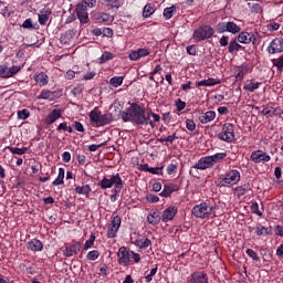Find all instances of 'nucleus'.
Returning <instances> with one entry per match:
<instances>
[{"label":"nucleus","mask_w":283,"mask_h":283,"mask_svg":"<svg viewBox=\"0 0 283 283\" xmlns=\"http://www.w3.org/2000/svg\"><path fill=\"white\" fill-rule=\"evenodd\" d=\"M220 140H224L226 143H233L235 140V133L232 124H224L222 127V132L218 135Z\"/></svg>","instance_id":"5"},{"label":"nucleus","mask_w":283,"mask_h":283,"mask_svg":"<svg viewBox=\"0 0 283 283\" xmlns=\"http://www.w3.org/2000/svg\"><path fill=\"white\" fill-rule=\"evenodd\" d=\"M101 253L97 250L90 251L86 255V260L94 262V260H98Z\"/></svg>","instance_id":"40"},{"label":"nucleus","mask_w":283,"mask_h":283,"mask_svg":"<svg viewBox=\"0 0 283 283\" xmlns=\"http://www.w3.org/2000/svg\"><path fill=\"white\" fill-rule=\"evenodd\" d=\"M191 213L192 216H195V218H200L201 220H205V218L213 216V206L207 202H201L192 208Z\"/></svg>","instance_id":"3"},{"label":"nucleus","mask_w":283,"mask_h":283,"mask_svg":"<svg viewBox=\"0 0 283 283\" xmlns=\"http://www.w3.org/2000/svg\"><path fill=\"white\" fill-rule=\"evenodd\" d=\"M81 251V243H74L70 247H66L64 250L65 258H72V255H76Z\"/></svg>","instance_id":"18"},{"label":"nucleus","mask_w":283,"mask_h":283,"mask_svg":"<svg viewBox=\"0 0 283 283\" xmlns=\"http://www.w3.org/2000/svg\"><path fill=\"white\" fill-rule=\"evenodd\" d=\"M178 213V208L176 207H169L167 208L161 216L163 222H169V220H174L176 218V214Z\"/></svg>","instance_id":"14"},{"label":"nucleus","mask_w":283,"mask_h":283,"mask_svg":"<svg viewBox=\"0 0 283 283\" xmlns=\"http://www.w3.org/2000/svg\"><path fill=\"white\" fill-rule=\"evenodd\" d=\"M118 229H120V217L115 216L108 224L107 238H116Z\"/></svg>","instance_id":"8"},{"label":"nucleus","mask_w":283,"mask_h":283,"mask_svg":"<svg viewBox=\"0 0 283 283\" xmlns=\"http://www.w3.org/2000/svg\"><path fill=\"white\" fill-rule=\"evenodd\" d=\"M238 182H240V171L238 170H230L222 179L223 187H227L228 185H238Z\"/></svg>","instance_id":"6"},{"label":"nucleus","mask_w":283,"mask_h":283,"mask_svg":"<svg viewBox=\"0 0 283 283\" xmlns=\"http://www.w3.org/2000/svg\"><path fill=\"white\" fill-rule=\"evenodd\" d=\"M143 56H149V50L138 49L137 51H133L129 54L130 61H138V59H143Z\"/></svg>","instance_id":"17"},{"label":"nucleus","mask_w":283,"mask_h":283,"mask_svg":"<svg viewBox=\"0 0 283 283\" xmlns=\"http://www.w3.org/2000/svg\"><path fill=\"white\" fill-rule=\"evenodd\" d=\"M132 243L139 249H147V247H151V240L145 238L144 235H136L130 238Z\"/></svg>","instance_id":"9"},{"label":"nucleus","mask_w":283,"mask_h":283,"mask_svg":"<svg viewBox=\"0 0 283 283\" xmlns=\"http://www.w3.org/2000/svg\"><path fill=\"white\" fill-rule=\"evenodd\" d=\"M104 6H106V8H111V9H116L118 10V8H120V0H103Z\"/></svg>","instance_id":"35"},{"label":"nucleus","mask_w":283,"mask_h":283,"mask_svg":"<svg viewBox=\"0 0 283 283\" xmlns=\"http://www.w3.org/2000/svg\"><path fill=\"white\" fill-rule=\"evenodd\" d=\"M98 187L101 189H112V187H115L114 193H120L123 191V178H120L119 174L108 175L98 182Z\"/></svg>","instance_id":"2"},{"label":"nucleus","mask_w":283,"mask_h":283,"mask_svg":"<svg viewBox=\"0 0 283 283\" xmlns=\"http://www.w3.org/2000/svg\"><path fill=\"white\" fill-rule=\"evenodd\" d=\"M251 191V184L245 182L242 186H238L234 188V193L238 196V198H241V196H244L247 192Z\"/></svg>","instance_id":"23"},{"label":"nucleus","mask_w":283,"mask_h":283,"mask_svg":"<svg viewBox=\"0 0 283 283\" xmlns=\"http://www.w3.org/2000/svg\"><path fill=\"white\" fill-rule=\"evenodd\" d=\"M210 160L212 163V166L216 165V163H220V160H224L227 158V153H217L212 156H209Z\"/></svg>","instance_id":"31"},{"label":"nucleus","mask_w":283,"mask_h":283,"mask_svg":"<svg viewBox=\"0 0 283 283\" xmlns=\"http://www.w3.org/2000/svg\"><path fill=\"white\" fill-rule=\"evenodd\" d=\"M53 93L50 91H42L40 94V98H44V101H52Z\"/></svg>","instance_id":"53"},{"label":"nucleus","mask_w":283,"mask_h":283,"mask_svg":"<svg viewBox=\"0 0 283 283\" xmlns=\"http://www.w3.org/2000/svg\"><path fill=\"white\" fill-rule=\"evenodd\" d=\"M123 80H124V77L123 76H118V77H112L111 78V85L113 86V87H119V85H123Z\"/></svg>","instance_id":"41"},{"label":"nucleus","mask_w":283,"mask_h":283,"mask_svg":"<svg viewBox=\"0 0 283 283\" xmlns=\"http://www.w3.org/2000/svg\"><path fill=\"white\" fill-rule=\"evenodd\" d=\"M213 118H216V112H213V111H208L206 113H201L199 116V120H200V123H202V125H207V123H211V120H213Z\"/></svg>","instance_id":"21"},{"label":"nucleus","mask_w":283,"mask_h":283,"mask_svg":"<svg viewBox=\"0 0 283 283\" xmlns=\"http://www.w3.org/2000/svg\"><path fill=\"white\" fill-rule=\"evenodd\" d=\"M251 12H254L256 14L262 12V6H260V3H253L251 6Z\"/></svg>","instance_id":"61"},{"label":"nucleus","mask_w":283,"mask_h":283,"mask_svg":"<svg viewBox=\"0 0 283 283\" xmlns=\"http://www.w3.org/2000/svg\"><path fill=\"white\" fill-rule=\"evenodd\" d=\"M82 6H86V8H95L96 0H83Z\"/></svg>","instance_id":"62"},{"label":"nucleus","mask_w":283,"mask_h":283,"mask_svg":"<svg viewBox=\"0 0 283 283\" xmlns=\"http://www.w3.org/2000/svg\"><path fill=\"white\" fill-rule=\"evenodd\" d=\"M95 240H96V235L91 234L90 239L84 244V251H87V249H92Z\"/></svg>","instance_id":"48"},{"label":"nucleus","mask_w":283,"mask_h":283,"mask_svg":"<svg viewBox=\"0 0 283 283\" xmlns=\"http://www.w3.org/2000/svg\"><path fill=\"white\" fill-rule=\"evenodd\" d=\"M122 120L124 123H133L143 127V125H150V127H156L154 120L150 119L149 113L145 112V108L138 105V103H132L130 107L126 111L119 113Z\"/></svg>","instance_id":"1"},{"label":"nucleus","mask_w":283,"mask_h":283,"mask_svg":"<svg viewBox=\"0 0 283 283\" xmlns=\"http://www.w3.org/2000/svg\"><path fill=\"white\" fill-rule=\"evenodd\" d=\"M269 54H277L280 52H283V38L282 39H274L269 48H268Z\"/></svg>","instance_id":"12"},{"label":"nucleus","mask_w":283,"mask_h":283,"mask_svg":"<svg viewBox=\"0 0 283 283\" xmlns=\"http://www.w3.org/2000/svg\"><path fill=\"white\" fill-rule=\"evenodd\" d=\"M174 12H176V7L172 6V7L166 8L164 10V17L166 19H171V17H174Z\"/></svg>","instance_id":"45"},{"label":"nucleus","mask_w":283,"mask_h":283,"mask_svg":"<svg viewBox=\"0 0 283 283\" xmlns=\"http://www.w3.org/2000/svg\"><path fill=\"white\" fill-rule=\"evenodd\" d=\"M190 283H209V281L203 272H195L191 275Z\"/></svg>","instance_id":"20"},{"label":"nucleus","mask_w":283,"mask_h":283,"mask_svg":"<svg viewBox=\"0 0 283 283\" xmlns=\"http://www.w3.org/2000/svg\"><path fill=\"white\" fill-rule=\"evenodd\" d=\"M271 109H273V111H272V114L270 115L271 117H273V116H280V117H282V114H283L282 108H280V107H276V108L271 107Z\"/></svg>","instance_id":"60"},{"label":"nucleus","mask_w":283,"mask_h":283,"mask_svg":"<svg viewBox=\"0 0 283 283\" xmlns=\"http://www.w3.org/2000/svg\"><path fill=\"white\" fill-rule=\"evenodd\" d=\"M250 159L252 163H269V160H271V156L263 150H255L251 154Z\"/></svg>","instance_id":"11"},{"label":"nucleus","mask_w":283,"mask_h":283,"mask_svg":"<svg viewBox=\"0 0 283 283\" xmlns=\"http://www.w3.org/2000/svg\"><path fill=\"white\" fill-rule=\"evenodd\" d=\"M117 258H118V264H123L124 266H128V264L132 262V252L127 250V248L122 247L119 248L117 252Z\"/></svg>","instance_id":"7"},{"label":"nucleus","mask_w":283,"mask_h":283,"mask_svg":"<svg viewBox=\"0 0 283 283\" xmlns=\"http://www.w3.org/2000/svg\"><path fill=\"white\" fill-rule=\"evenodd\" d=\"M187 53L190 54V56H196V45H188L187 46Z\"/></svg>","instance_id":"64"},{"label":"nucleus","mask_w":283,"mask_h":283,"mask_svg":"<svg viewBox=\"0 0 283 283\" xmlns=\"http://www.w3.org/2000/svg\"><path fill=\"white\" fill-rule=\"evenodd\" d=\"M105 145H107V142H103L99 145L92 144L88 146V151H96L97 149H101V147H105Z\"/></svg>","instance_id":"55"},{"label":"nucleus","mask_w":283,"mask_h":283,"mask_svg":"<svg viewBox=\"0 0 283 283\" xmlns=\"http://www.w3.org/2000/svg\"><path fill=\"white\" fill-rule=\"evenodd\" d=\"M62 112L59 108H54L46 117H45V124L52 125L53 123H56L59 118H61Z\"/></svg>","instance_id":"15"},{"label":"nucleus","mask_w":283,"mask_h":283,"mask_svg":"<svg viewBox=\"0 0 283 283\" xmlns=\"http://www.w3.org/2000/svg\"><path fill=\"white\" fill-rule=\"evenodd\" d=\"M88 116H90L91 123H95V125H97V127H98L99 123H101V114L98 112H96V109H94L90 113Z\"/></svg>","instance_id":"32"},{"label":"nucleus","mask_w":283,"mask_h":283,"mask_svg":"<svg viewBox=\"0 0 283 283\" xmlns=\"http://www.w3.org/2000/svg\"><path fill=\"white\" fill-rule=\"evenodd\" d=\"M220 83H222V81H220L219 78H213L210 77L208 80H202L199 82H196V86L197 87H212L213 85H220Z\"/></svg>","instance_id":"16"},{"label":"nucleus","mask_w":283,"mask_h":283,"mask_svg":"<svg viewBox=\"0 0 283 283\" xmlns=\"http://www.w3.org/2000/svg\"><path fill=\"white\" fill-rule=\"evenodd\" d=\"M251 211H252V213H255V216H259L260 218H262V216H264L262 213V211H260V206L258 205V202H252Z\"/></svg>","instance_id":"46"},{"label":"nucleus","mask_w":283,"mask_h":283,"mask_svg":"<svg viewBox=\"0 0 283 283\" xmlns=\"http://www.w3.org/2000/svg\"><path fill=\"white\" fill-rule=\"evenodd\" d=\"M239 43H251V34L249 32H241L238 36Z\"/></svg>","instance_id":"37"},{"label":"nucleus","mask_w":283,"mask_h":283,"mask_svg":"<svg viewBox=\"0 0 283 283\" xmlns=\"http://www.w3.org/2000/svg\"><path fill=\"white\" fill-rule=\"evenodd\" d=\"M22 28H24L25 30H34V25L32 24V19H27L22 23Z\"/></svg>","instance_id":"58"},{"label":"nucleus","mask_w":283,"mask_h":283,"mask_svg":"<svg viewBox=\"0 0 283 283\" xmlns=\"http://www.w3.org/2000/svg\"><path fill=\"white\" fill-rule=\"evenodd\" d=\"M273 65L276 67L279 72H282L283 70V55L280 56L279 59L273 60Z\"/></svg>","instance_id":"44"},{"label":"nucleus","mask_w":283,"mask_h":283,"mask_svg":"<svg viewBox=\"0 0 283 283\" xmlns=\"http://www.w3.org/2000/svg\"><path fill=\"white\" fill-rule=\"evenodd\" d=\"M213 36V29L211 25L203 24L193 31L192 39L200 43V41H207V39H211Z\"/></svg>","instance_id":"4"},{"label":"nucleus","mask_w":283,"mask_h":283,"mask_svg":"<svg viewBox=\"0 0 283 283\" xmlns=\"http://www.w3.org/2000/svg\"><path fill=\"white\" fill-rule=\"evenodd\" d=\"M76 15L81 23H90V14L87 13V6L77 4L76 7Z\"/></svg>","instance_id":"10"},{"label":"nucleus","mask_w":283,"mask_h":283,"mask_svg":"<svg viewBox=\"0 0 283 283\" xmlns=\"http://www.w3.org/2000/svg\"><path fill=\"white\" fill-rule=\"evenodd\" d=\"M35 82L40 84L41 87H43V85H48V74L41 72L35 76Z\"/></svg>","instance_id":"30"},{"label":"nucleus","mask_w":283,"mask_h":283,"mask_svg":"<svg viewBox=\"0 0 283 283\" xmlns=\"http://www.w3.org/2000/svg\"><path fill=\"white\" fill-rule=\"evenodd\" d=\"M30 117V112L28 109H22L18 112V118L25 120Z\"/></svg>","instance_id":"51"},{"label":"nucleus","mask_w":283,"mask_h":283,"mask_svg":"<svg viewBox=\"0 0 283 283\" xmlns=\"http://www.w3.org/2000/svg\"><path fill=\"white\" fill-rule=\"evenodd\" d=\"M28 244L30 251H43V242H41V240L32 239Z\"/></svg>","instance_id":"24"},{"label":"nucleus","mask_w":283,"mask_h":283,"mask_svg":"<svg viewBox=\"0 0 283 283\" xmlns=\"http://www.w3.org/2000/svg\"><path fill=\"white\" fill-rule=\"evenodd\" d=\"M154 12H156V9H154V6L151 3H148L144 7L143 17L145 19H148V17L154 14Z\"/></svg>","instance_id":"34"},{"label":"nucleus","mask_w":283,"mask_h":283,"mask_svg":"<svg viewBox=\"0 0 283 283\" xmlns=\"http://www.w3.org/2000/svg\"><path fill=\"white\" fill-rule=\"evenodd\" d=\"M114 120V116L111 113H106L103 115H99V126L103 127V125H109Z\"/></svg>","instance_id":"25"},{"label":"nucleus","mask_w":283,"mask_h":283,"mask_svg":"<svg viewBox=\"0 0 283 283\" xmlns=\"http://www.w3.org/2000/svg\"><path fill=\"white\" fill-rule=\"evenodd\" d=\"M50 14H52V10L50 9H42L39 13V23L40 25H45L50 19Z\"/></svg>","instance_id":"22"},{"label":"nucleus","mask_w":283,"mask_h":283,"mask_svg":"<svg viewBox=\"0 0 283 283\" xmlns=\"http://www.w3.org/2000/svg\"><path fill=\"white\" fill-rule=\"evenodd\" d=\"M161 218L160 214L158 212H153L150 214H148L147 217V221L149 222V224H158L160 222Z\"/></svg>","instance_id":"28"},{"label":"nucleus","mask_w":283,"mask_h":283,"mask_svg":"<svg viewBox=\"0 0 283 283\" xmlns=\"http://www.w3.org/2000/svg\"><path fill=\"white\" fill-rule=\"evenodd\" d=\"M260 85H261L260 82H256V83L251 82L250 84L245 85L243 88L248 90V92H255V90H258Z\"/></svg>","instance_id":"47"},{"label":"nucleus","mask_w":283,"mask_h":283,"mask_svg":"<svg viewBox=\"0 0 283 283\" xmlns=\"http://www.w3.org/2000/svg\"><path fill=\"white\" fill-rule=\"evenodd\" d=\"M240 30V27L235 24V22H227V32H230L231 34H238Z\"/></svg>","instance_id":"33"},{"label":"nucleus","mask_w":283,"mask_h":283,"mask_svg":"<svg viewBox=\"0 0 283 283\" xmlns=\"http://www.w3.org/2000/svg\"><path fill=\"white\" fill-rule=\"evenodd\" d=\"M21 72V66H11L9 67V78L14 76V74H19Z\"/></svg>","instance_id":"57"},{"label":"nucleus","mask_w":283,"mask_h":283,"mask_svg":"<svg viewBox=\"0 0 283 283\" xmlns=\"http://www.w3.org/2000/svg\"><path fill=\"white\" fill-rule=\"evenodd\" d=\"M175 105L177 107V111L178 112H182V109H185V107H187V103H185L182 99L178 98L176 102H175Z\"/></svg>","instance_id":"54"},{"label":"nucleus","mask_w":283,"mask_h":283,"mask_svg":"<svg viewBox=\"0 0 283 283\" xmlns=\"http://www.w3.org/2000/svg\"><path fill=\"white\" fill-rule=\"evenodd\" d=\"M158 273V268H154L150 270V273L145 276L146 282H151L154 275Z\"/></svg>","instance_id":"59"},{"label":"nucleus","mask_w":283,"mask_h":283,"mask_svg":"<svg viewBox=\"0 0 283 283\" xmlns=\"http://www.w3.org/2000/svg\"><path fill=\"white\" fill-rule=\"evenodd\" d=\"M7 149H9V151H11V154H14L17 156H23V154H28V147H23V148H17V147H7Z\"/></svg>","instance_id":"36"},{"label":"nucleus","mask_w":283,"mask_h":283,"mask_svg":"<svg viewBox=\"0 0 283 283\" xmlns=\"http://www.w3.org/2000/svg\"><path fill=\"white\" fill-rule=\"evenodd\" d=\"M217 32L218 34H224L227 32V22H219L217 24Z\"/></svg>","instance_id":"50"},{"label":"nucleus","mask_w":283,"mask_h":283,"mask_svg":"<svg viewBox=\"0 0 283 283\" xmlns=\"http://www.w3.org/2000/svg\"><path fill=\"white\" fill-rule=\"evenodd\" d=\"M240 50H242V45H240L238 43V41L233 40L229 43V46H228V52L230 54H233L234 52H239Z\"/></svg>","instance_id":"29"},{"label":"nucleus","mask_w":283,"mask_h":283,"mask_svg":"<svg viewBox=\"0 0 283 283\" xmlns=\"http://www.w3.org/2000/svg\"><path fill=\"white\" fill-rule=\"evenodd\" d=\"M256 235H269L271 233V227H259L255 230Z\"/></svg>","instance_id":"39"},{"label":"nucleus","mask_w":283,"mask_h":283,"mask_svg":"<svg viewBox=\"0 0 283 283\" xmlns=\"http://www.w3.org/2000/svg\"><path fill=\"white\" fill-rule=\"evenodd\" d=\"M0 77L10 78L9 67L6 65H0Z\"/></svg>","instance_id":"43"},{"label":"nucleus","mask_w":283,"mask_h":283,"mask_svg":"<svg viewBox=\"0 0 283 283\" xmlns=\"http://www.w3.org/2000/svg\"><path fill=\"white\" fill-rule=\"evenodd\" d=\"M160 171H163V167H156V168L150 167L149 170H148L149 174H153L155 176H158V175L163 174Z\"/></svg>","instance_id":"63"},{"label":"nucleus","mask_w":283,"mask_h":283,"mask_svg":"<svg viewBox=\"0 0 283 283\" xmlns=\"http://www.w3.org/2000/svg\"><path fill=\"white\" fill-rule=\"evenodd\" d=\"M186 127L189 132H196V122L193 119H186Z\"/></svg>","instance_id":"52"},{"label":"nucleus","mask_w":283,"mask_h":283,"mask_svg":"<svg viewBox=\"0 0 283 283\" xmlns=\"http://www.w3.org/2000/svg\"><path fill=\"white\" fill-rule=\"evenodd\" d=\"M210 167H213V164L211 161V157L207 156L199 159V161L192 167V169L205 170L209 169Z\"/></svg>","instance_id":"13"},{"label":"nucleus","mask_w":283,"mask_h":283,"mask_svg":"<svg viewBox=\"0 0 283 283\" xmlns=\"http://www.w3.org/2000/svg\"><path fill=\"white\" fill-rule=\"evenodd\" d=\"M64 178H65V169L59 168V175L56 179L52 182L53 187H59V185H63Z\"/></svg>","instance_id":"26"},{"label":"nucleus","mask_w":283,"mask_h":283,"mask_svg":"<svg viewBox=\"0 0 283 283\" xmlns=\"http://www.w3.org/2000/svg\"><path fill=\"white\" fill-rule=\"evenodd\" d=\"M75 191H76V193L85 196V195L90 193V191H92V188L90 187V185L77 186L75 188Z\"/></svg>","instance_id":"38"},{"label":"nucleus","mask_w":283,"mask_h":283,"mask_svg":"<svg viewBox=\"0 0 283 283\" xmlns=\"http://www.w3.org/2000/svg\"><path fill=\"white\" fill-rule=\"evenodd\" d=\"M114 59V54L111 52H104L101 56L99 63H107V61H112Z\"/></svg>","instance_id":"42"},{"label":"nucleus","mask_w":283,"mask_h":283,"mask_svg":"<svg viewBox=\"0 0 283 283\" xmlns=\"http://www.w3.org/2000/svg\"><path fill=\"white\" fill-rule=\"evenodd\" d=\"M102 35L111 39V36H114V30H112L111 28H104L102 29Z\"/></svg>","instance_id":"56"},{"label":"nucleus","mask_w":283,"mask_h":283,"mask_svg":"<svg viewBox=\"0 0 283 283\" xmlns=\"http://www.w3.org/2000/svg\"><path fill=\"white\" fill-rule=\"evenodd\" d=\"M174 191H178V186L176 184H168L164 186V190L160 192V196L163 198H169Z\"/></svg>","instance_id":"19"},{"label":"nucleus","mask_w":283,"mask_h":283,"mask_svg":"<svg viewBox=\"0 0 283 283\" xmlns=\"http://www.w3.org/2000/svg\"><path fill=\"white\" fill-rule=\"evenodd\" d=\"M247 254L249 255V258L254 260V262H260V256L258 255V252L253 251L252 249H248Z\"/></svg>","instance_id":"49"},{"label":"nucleus","mask_w":283,"mask_h":283,"mask_svg":"<svg viewBox=\"0 0 283 283\" xmlns=\"http://www.w3.org/2000/svg\"><path fill=\"white\" fill-rule=\"evenodd\" d=\"M109 19H112V15H109V13L101 12L95 14V21L97 23H107Z\"/></svg>","instance_id":"27"}]
</instances>
